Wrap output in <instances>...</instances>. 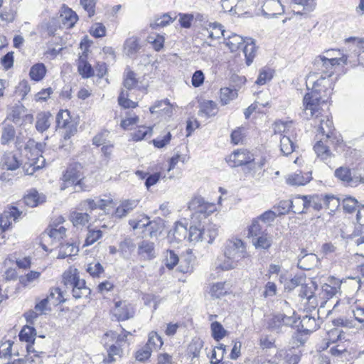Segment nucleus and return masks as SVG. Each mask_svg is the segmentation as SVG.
Segmentation results:
<instances>
[{
  "label": "nucleus",
  "mask_w": 364,
  "mask_h": 364,
  "mask_svg": "<svg viewBox=\"0 0 364 364\" xmlns=\"http://www.w3.org/2000/svg\"><path fill=\"white\" fill-rule=\"evenodd\" d=\"M332 75H321L316 81L311 80L312 75H309L306 80V87L312 83L311 92H307L303 99V111L300 114L304 119H309L314 114L318 116L321 113V106L325 104L331 95L333 83L331 79Z\"/></svg>",
  "instance_id": "1"
},
{
  "label": "nucleus",
  "mask_w": 364,
  "mask_h": 364,
  "mask_svg": "<svg viewBox=\"0 0 364 364\" xmlns=\"http://www.w3.org/2000/svg\"><path fill=\"white\" fill-rule=\"evenodd\" d=\"M224 255L228 260L220 265L221 269L228 270L235 268L238 261L247 255L245 243L237 238L228 240L225 245Z\"/></svg>",
  "instance_id": "2"
},
{
  "label": "nucleus",
  "mask_w": 364,
  "mask_h": 364,
  "mask_svg": "<svg viewBox=\"0 0 364 364\" xmlns=\"http://www.w3.org/2000/svg\"><path fill=\"white\" fill-rule=\"evenodd\" d=\"M226 161L232 168L243 166L245 174L256 173V162L254 154L247 149H241L234 151L226 158Z\"/></svg>",
  "instance_id": "3"
},
{
  "label": "nucleus",
  "mask_w": 364,
  "mask_h": 364,
  "mask_svg": "<svg viewBox=\"0 0 364 364\" xmlns=\"http://www.w3.org/2000/svg\"><path fill=\"white\" fill-rule=\"evenodd\" d=\"M248 237L252 238V243L257 250H268L273 243V236L263 228L257 220H253L249 226Z\"/></svg>",
  "instance_id": "4"
},
{
  "label": "nucleus",
  "mask_w": 364,
  "mask_h": 364,
  "mask_svg": "<svg viewBox=\"0 0 364 364\" xmlns=\"http://www.w3.org/2000/svg\"><path fill=\"white\" fill-rule=\"evenodd\" d=\"M334 50H328L325 53L327 54V57L324 55L317 56L314 61V65L315 68L320 70L322 73L326 75H333V67L336 65H340L341 63L343 64L347 63V56L343 55L342 57L337 58L333 57L332 53H334Z\"/></svg>",
  "instance_id": "5"
},
{
  "label": "nucleus",
  "mask_w": 364,
  "mask_h": 364,
  "mask_svg": "<svg viewBox=\"0 0 364 364\" xmlns=\"http://www.w3.org/2000/svg\"><path fill=\"white\" fill-rule=\"evenodd\" d=\"M57 128L64 129L63 139L69 140L77 131V124L71 120L68 110H60L55 118Z\"/></svg>",
  "instance_id": "6"
},
{
  "label": "nucleus",
  "mask_w": 364,
  "mask_h": 364,
  "mask_svg": "<svg viewBox=\"0 0 364 364\" xmlns=\"http://www.w3.org/2000/svg\"><path fill=\"white\" fill-rule=\"evenodd\" d=\"M188 208L199 218H205L215 210V204L205 202L201 196L194 197L189 202Z\"/></svg>",
  "instance_id": "7"
},
{
  "label": "nucleus",
  "mask_w": 364,
  "mask_h": 364,
  "mask_svg": "<svg viewBox=\"0 0 364 364\" xmlns=\"http://www.w3.org/2000/svg\"><path fill=\"white\" fill-rule=\"evenodd\" d=\"M334 176L345 185L355 187L360 183H364V177L361 174L352 173L347 166H341L335 170Z\"/></svg>",
  "instance_id": "8"
},
{
  "label": "nucleus",
  "mask_w": 364,
  "mask_h": 364,
  "mask_svg": "<svg viewBox=\"0 0 364 364\" xmlns=\"http://www.w3.org/2000/svg\"><path fill=\"white\" fill-rule=\"evenodd\" d=\"M307 196V208L308 209L311 207L315 210H320L325 205L328 208H330L331 203H333V206L337 207L339 205V199L334 197L333 196H323L321 195H312Z\"/></svg>",
  "instance_id": "9"
},
{
  "label": "nucleus",
  "mask_w": 364,
  "mask_h": 364,
  "mask_svg": "<svg viewBox=\"0 0 364 364\" xmlns=\"http://www.w3.org/2000/svg\"><path fill=\"white\" fill-rule=\"evenodd\" d=\"M63 179L67 183L79 186L81 191H85L82 187L83 171L81 164H70L63 174Z\"/></svg>",
  "instance_id": "10"
},
{
  "label": "nucleus",
  "mask_w": 364,
  "mask_h": 364,
  "mask_svg": "<svg viewBox=\"0 0 364 364\" xmlns=\"http://www.w3.org/2000/svg\"><path fill=\"white\" fill-rule=\"evenodd\" d=\"M296 323L293 316H288L284 314L273 315L267 321V328L273 332L280 333L285 327L291 326Z\"/></svg>",
  "instance_id": "11"
},
{
  "label": "nucleus",
  "mask_w": 364,
  "mask_h": 364,
  "mask_svg": "<svg viewBox=\"0 0 364 364\" xmlns=\"http://www.w3.org/2000/svg\"><path fill=\"white\" fill-rule=\"evenodd\" d=\"M322 109L321 108V113L318 116L314 114V116L310 117L309 118L314 117L316 119V124H318V132L319 134H321L323 136H325L326 141L327 143L328 140H330L333 134V121L328 118L327 115H323L322 114ZM308 120V119H306Z\"/></svg>",
  "instance_id": "12"
},
{
  "label": "nucleus",
  "mask_w": 364,
  "mask_h": 364,
  "mask_svg": "<svg viewBox=\"0 0 364 364\" xmlns=\"http://www.w3.org/2000/svg\"><path fill=\"white\" fill-rule=\"evenodd\" d=\"M134 306L126 301H116L112 311L113 316L118 321H126L134 317Z\"/></svg>",
  "instance_id": "13"
},
{
  "label": "nucleus",
  "mask_w": 364,
  "mask_h": 364,
  "mask_svg": "<svg viewBox=\"0 0 364 364\" xmlns=\"http://www.w3.org/2000/svg\"><path fill=\"white\" fill-rule=\"evenodd\" d=\"M342 281L334 277H328L326 282L321 287L323 297L330 299L338 294H341V287Z\"/></svg>",
  "instance_id": "14"
},
{
  "label": "nucleus",
  "mask_w": 364,
  "mask_h": 364,
  "mask_svg": "<svg viewBox=\"0 0 364 364\" xmlns=\"http://www.w3.org/2000/svg\"><path fill=\"white\" fill-rule=\"evenodd\" d=\"M191 257V255L188 256ZM165 265L169 269H172L178 262H180V271L182 272H188L191 269V267L190 266V262L191 259L190 258H186L185 262H186V265L183 267V258H181V260L178 258V256L174 252L173 250L167 251L166 258H165Z\"/></svg>",
  "instance_id": "15"
},
{
  "label": "nucleus",
  "mask_w": 364,
  "mask_h": 364,
  "mask_svg": "<svg viewBox=\"0 0 364 364\" xmlns=\"http://www.w3.org/2000/svg\"><path fill=\"white\" fill-rule=\"evenodd\" d=\"M318 258L314 253H307L305 249H302L298 256L297 267L303 270H310L317 265Z\"/></svg>",
  "instance_id": "16"
},
{
  "label": "nucleus",
  "mask_w": 364,
  "mask_h": 364,
  "mask_svg": "<svg viewBox=\"0 0 364 364\" xmlns=\"http://www.w3.org/2000/svg\"><path fill=\"white\" fill-rule=\"evenodd\" d=\"M138 255L144 260H151L156 257L154 243L142 240L138 244Z\"/></svg>",
  "instance_id": "17"
},
{
  "label": "nucleus",
  "mask_w": 364,
  "mask_h": 364,
  "mask_svg": "<svg viewBox=\"0 0 364 364\" xmlns=\"http://www.w3.org/2000/svg\"><path fill=\"white\" fill-rule=\"evenodd\" d=\"M284 12L283 6L279 0H267L263 5V15L275 17Z\"/></svg>",
  "instance_id": "18"
},
{
  "label": "nucleus",
  "mask_w": 364,
  "mask_h": 364,
  "mask_svg": "<svg viewBox=\"0 0 364 364\" xmlns=\"http://www.w3.org/2000/svg\"><path fill=\"white\" fill-rule=\"evenodd\" d=\"M138 200H124L114 210V216L118 218L126 217L131 213L139 204Z\"/></svg>",
  "instance_id": "19"
},
{
  "label": "nucleus",
  "mask_w": 364,
  "mask_h": 364,
  "mask_svg": "<svg viewBox=\"0 0 364 364\" xmlns=\"http://www.w3.org/2000/svg\"><path fill=\"white\" fill-rule=\"evenodd\" d=\"M311 178V173L310 172L303 173L301 171H296L289 175L286 181L289 185L299 186L306 185Z\"/></svg>",
  "instance_id": "20"
},
{
  "label": "nucleus",
  "mask_w": 364,
  "mask_h": 364,
  "mask_svg": "<svg viewBox=\"0 0 364 364\" xmlns=\"http://www.w3.org/2000/svg\"><path fill=\"white\" fill-rule=\"evenodd\" d=\"M316 288L317 286L314 282H311L309 284H304L300 288L299 296L301 299H306L309 304L316 305L314 291Z\"/></svg>",
  "instance_id": "21"
},
{
  "label": "nucleus",
  "mask_w": 364,
  "mask_h": 364,
  "mask_svg": "<svg viewBox=\"0 0 364 364\" xmlns=\"http://www.w3.org/2000/svg\"><path fill=\"white\" fill-rule=\"evenodd\" d=\"M46 201V196L39 193L36 189H31L23 197L24 203L29 207L34 208Z\"/></svg>",
  "instance_id": "22"
},
{
  "label": "nucleus",
  "mask_w": 364,
  "mask_h": 364,
  "mask_svg": "<svg viewBox=\"0 0 364 364\" xmlns=\"http://www.w3.org/2000/svg\"><path fill=\"white\" fill-rule=\"evenodd\" d=\"M53 116L49 112H42L37 114L36 129L38 132L43 133L50 126Z\"/></svg>",
  "instance_id": "23"
},
{
  "label": "nucleus",
  "mask_w": 364,
  "mask_h": 364,
  "mask_svg": "<svg viewBox=\"0 0 364 364\" xmlns=\"http://www.w3.org/2000/svg\"><path fill=\"white\" fill-rule=\"evenodd\" d=\"M40 156L42 159L41 164H38L40 161L39 157L33 158L32 159L28 158L29 161L25 162L23 164L22 168L25 175L32 176L36 171L39 170L44 166L46 160L43 156L41 155Z\"/></svg>",
  "instance_id": "24"
},
{
  "label": "nucleus",
  "mask_w": 364,
  "mask_h": 364,
  "mask_svg": "<svg viewBox=\"0 0 364 364\" xmlns=\"http://www.w3.org/2000/svg\"><path fill=\"white\" fill-rule=\"evenodd\" d=\"M140 48L139 39L136 36L127 38L124 43V52L129 58H134Z\"/></svg>",
  "instance_id": "25"
},
{
  "label": "nucleus",
  "mask_w": 364,
  "mask_h": 364,
  "mask_svg": "<svg viewBox=\"0 0 364 364\" xmlns=\"http://www.w3.org/2000/svg\"><path fill=\"white\" fill-rule=\"evenodd\" d=\"M301 328L306 335L312 333L318 329L319 323L316 320L315 317L311 316H304L300 321Z\"/></svg>",
  "instance_id": "26"
},
{
  "label": "nucleus",
  "mask_w": 364,
  "mask_h": 364,
  "mask_svg": "<svg viewBox=\"0 0 364 364\" xmlns=\"http://www.w3.org/2000/svg\"><path fill=\"white\" fill-rule=\"evenodd\" d=\"M291 211L295 214L306 213L308 210L307 208V196H297L292 200Z\"/></svg>",
  "instance_id": "27"
},
{
  "label": "nucleus",
  "mask_w": 364,
  "mask_h": 364,
  "mask_svg": "<svg viewBox=\"0 0 364 364\" xmlns=\"http://www.w3.org/2000/svg\"><path fill=\"white\" fill-rule=\"evenodd\" d=\"M176 18L177 15L176 14H174L173 16H172L171 13L164 14L162 16L156 18L154 22H151L150 27L152 29L165 27L173 22Z\"/></svg>",
  "instance_id": "28"
},
{
  "label": "nucleus",
  "mask_w": 364,
  "mask_h": 364,
  "mask_svg": "<svg viewBox=\"0 0 364 364\" xmlns=\"http://www.w3.org/2000/svg\"><path fill=\"white\" fill-rule=\"evenodd\" d=\"M225 39L227 46L232 52L237 51L242 48L246 41V40L239 35L235 33L229 35L228 33L226 34V38Z\"/></svg>",
  "instance_id": "29"
},
{
  "label": "nucleus",
  "mask_w": 364,
  "mask_h": 364,
  "mask_svg": "<svg viewBox=\"0 0 364 364\" xmlns=\"http://www.w3.org/2000/svg\"><path fill=\"white\" fill-rule=\"evenodd\" d=\"M65 232H66V229L63 227V226H60V228H57L56 227L55 228H53V227H50L48 228H47L45 232L42 234L43 235V239L44 240H46V238L48 239H53L55 240H60L61 239L63 238V237L65 235Z\"/></svg>",
  "instance_id": "30"
},
{
  "label": "nucleus",
  "mask_w": 364,
  "mask_h": 364,
  "mask_svg": "<svg viewBox=\"0 0 364 364\" xmlns=\"http://www.w3.org/2000/svg\"><path fill=\"white\" fill-rule=\"evenodd\" d=\"M217 113V105L212 100H205L200 104L198 115L210 117L215 116Z\"/></svg>",
  "instance_id": "31"
},
{
  "label": "nucleus",
  "mask_w": 364,
  "mask_h": 364,
  "mask_svg": "<svg viewBox=\"0 0 364 364\" xmlns=\"http://www.w3.org/2000/svg\"><path fill=\"white\" fill-rule=\"evenodd\" d=\"M242 50L245 56L246 64L250 65L256 55V46L252 38H247L242 46Z\"/></svg>",
  "instance_id": "32"
},
{
  "label": "nucleus",
  "mask_w": 364,
  "mask_h": 364,
  "mask_svg": "<svg viewBox=\"0 0 364 364\" xmlns=\"http://www.w3.org/2000/svg\"><path fill=\"white\" fill-rule=\"evenodd\" d=\"M149 110L151 114L161 112L168 116H170L172 113V107L169 100L167 99L156 102L154 105L149 108Z\"/></svg>",
  "instance_id": "33"
},
{
  "label": "nucleus",
  "mask_w": 364,
  "mask_h": 364,
  "mask_svg": "<svg viewBox=\"0 0 364 364\" xmlns=\"http://www.w3.org/2000/svg\"><path fill=\"white\" fill-rule=\"evenodd\" d=\"M169 237L172 235L177 242H180L187 238L188 229L181 223H176L174 228L168 233Z\"/></svg>",
  "instance_id": "34"
},
{
  "label": "nucleus",
  "mask_w": 364,
  "mask_h": 364,
  "mask_svg": "<svg viewBox=\"0 0 364 364\" xmlns=\"http://www.w3.org/2000/svg\"><path fill=\"white\" fill-rule=\"evenodd\" d=\"M323 139H321L314 146V149L317 154V156L321 158L322 161L327 163V160L331 157V152L326 144H323Z\"/></svg>",
  "instance_id": "35"
},
{
  "label": "nucleus",
  "mask_w": 364,
  "mask_h": 364,
  "mask_svg": "<svg viewBox=\"0 0 364 364\" xmlns=\"http://www.w3.org/2000/svg\"><path fill=\"white\" fill-rule=\"evenodd\" d=\"M187 238L189 242H197L206 240V237L203 236V228L198 226L191 225L188 230Z\"/></svg>",
  "instance_id": "36"
},
{
  "label": "nucleus",
  "mask_w": 364,
  "mask_h": 364,
  "mask_svg": "<svg viewBox=\"0 0 364 364\" xmlns=\"http://www.w3.org/2000/svg\"><path fill=\"white\" fill-rule=\"evenodd\" d=\"M46 74V68L43 63H36L33 65L29 72V76L31 80L38 82L41 80Z\"/></svg>",
  "instance_id": "37"
},
{
  "label": "nucleus",
  "mask_w": 364,
  "mask_h": 364,
  "mask_svg": "<svg viewBox=\"0 0 364 364\" xmlns=\"http://www.w3.org/2000/svg\"><path fill=\"white\" fill-rule=\"evenodd\" d=\"M77 70L83 78H89L94 75V70L92 65L87 63L85 57H80Z\"/></svg>",
  "instance_id": "38"
},
{
  "label": "nucleus",
  "mask_w": 364,
  "mask_h": 364,
  "mask_svg": "<svg viewBox=\"0 0 364 364\" xmlns=\"http://www.w3.org/2000/svg\"><path fill=\"white\" fill-rule=\"evenodd\" d=\"M77 252L78 248L73 243L61 244L57 258L65 259L76 255Z\"/></svg>",
  "instance_id": "39"
},
{
  "label": "nucleus",
  "mask_w": 364,
  "mask_h": 364,
  "mask_svg": "<svg viewBox=\"0 0 364 364\" xmlns=\"http://www.w3.org/2000/svg\"><path fill=\"white\" fill-rule=\"evenodd\" d=\"M16 130L11 124H6L2 128V133L1 136V144L2 145L9 144L11 142L15 137Z\"/></svg>",
  "instance_id": "40"
},
{
  "label": "nucleus",
  "mask_w": 364,
  "mask_h": 364,
  "mask_svg": "<svg viewBox=\"0 0 364 364\" xmlns=\"http://www.w3.org/2000/svg\"><path fill=\"white\" fill-rule=\"evenodd\" d=\"M209 28L211 29L208 31V37L212 39L220 38L222 36L224 38H226V34L229 33L223 28L220 23L214 22L209 24Z\"/></svg>",
  "instance_id": "41"
},
{
  "label": "nucleus",
  "mask_w": 364,
  "mask_h": 364,
  "mask_svg": "<svg viewBox=\"0 0 364 364\" xmlns=\"http://www.w3.org/2000/svg\"><path fill=\"white\" fill-rule=\"evenodd\" d=\"M46 298L53 306H58L65 301V299L63 296V291L58 287L51 289Z\"/></svg>",
  "instance_id": "42"
},
{
  "label": "nucleus",
  "mask_w": 364,
  "mask_h": 364,
  "mask_svg": "<svg viewBox=\"0 0 364 364\" xmlns=\"http://www.w3.org/2000/svg\"><path fill=\"white\" fill-rule=\"evenodd\" d=\"M21 164L16 155L9 154L3 158V167L8 171H15L20 167Z\"/></svg>",
  "instance_id": "43"
},
{
  "label": "nucleus",
  "mask_w": 364,
  "mask_h": 364,
  "mask_svg": "<svg viewBox=\"0 0 364 364\" xmlns=\"http://www.w3.org/2000/svg\"><path fill=\"white\" fill-rule=\"evenodd\" d=\"M212 337L216 341H220L226 335L228 331L223 328V325L218 321H214L210 325Z\"/></svg>",
  "instance_id": "44"
},
{
  "label": "nucleus",
  "mask_w": 364,
  "mask_h": 364,
  "mask_svg": "<svg viewBox=\"0 0 364 364\" xmlns=\"http://www.w3.org/2000/svg\"><path fill=\"white\" fill-rule=\"evenodd\" d=\"M137 83L138 80L136 77V73L131 70L129 68H127L124 75V87L127 90H132L136 85Z\"/></svg>",
  "instance_id": "45"
},
{
  "label": "nucleus",
  "mask_w": 364,
  "mask_h": 364,
  "mask_svg": "<svg viewBox=\"0 0 364 364\" xmlns=\"http://www.w3.org/2000/svg\"><path fill=\"white\" fill-rule=\"evenodd\" d=\"M280 138V150L281 152L284 156H288L291 154L295 149V145L294 142L290 139V138L285 135L281 134Z\"/></svg>",
  "instance_id": "46"
},
{
  "label": "nucleus",
  "mask_w": 364,
  "mask_h": 364,
  "mask_svg": "<svg viewBox=\"0 0 364 364\" xmlns=\"http://www.w3.org/2000/svg\"><path fill=\"white\" fill-rule=\"evenodd\" d=\"M36 331L33 327L26 326L19 333V339L21 341L34 343Z\"/></svg>",
  "instance_id": "47"
},
{
  "label": "nucleus",
  "mask_w": 364,
  "mask_h": 364,
  "mask_svg": "<svg viewBox=\"0 0 364 364\" xmlns=\"http://www.w3.org/2000/svg\"><path fill=\"white\" fill-rule=\"evenodd\" d=\"M90 215L88 213L73 212L70 214V220L74 226L85 225L90 220Z\"/></svg>",
  "instance_id": "48"
},
{
  "label": "nucleus",
  "mask_w": 364,
  "mask_h": 364,
  "mask_svg": "<svg viewBox=\"0 0 364 364\" xmlns=\"http://www.w3.org/2000/svg\"><path fill=\"white\" fill-rule=\"evenodd\" d=\"M342 205L344 211L348 213H353L357 208L358 209L361 205L358 204V201L352 196H346L342 199Z\"/></svg>",
  "instance_id": "49"
},
{
  "label": "nucleus",
  "mask_w": 364,
  "mask_h": 364,
  "mask_svg": "<svg viewBox=\"0 0 364 364\" xmlns=\"http://www.w3.org/2000/svg\"><path fill=\"white\" fill-rule=\"evenodd\" d=\"M237 92L236 90L229 87H223L220 89V99L223 105H228L231 100L236 98Z\"/></svg>",
  "instance_id": "50"
},
{
  "label": "nucleus",
  "mask_w": 364,
  "mask_h": 364,
  "mask_svg": "<svg viewBox=\"0 0 364 364\" xmlns=\"http://www.w3.org/2000/svg\"><path fill=\"white\" fill-rule=\"evenodd\" d=\"M149 348L153 349H159L160 348L164 342L162 341L161 337L157 333L156 331H151L148 336V341L146 343Z\"/></svg>",
  "instance_id": "51"
},
{
  "label": "nucleus",
  "mask_w": 364,
  "mask_h": 364,
  "mask_svg": "<svg viewBox=\"0 0 364 364\" xmlns=\"http://www.w3.org/2000/svg\"><path fill=\"white\" fill-rule=\"evenodd\" d=\"M26 112V107L20 102L16 104L11 108L10 117L12 121L17 124L19 122L21 118Z\"/></svg>",
  "instance_id": "52"
},
{
  "label": "nucleus",
  "mask_w": 364,
  "mask_h": 364,
  "mask_svg": "<svg viewBox=\"0 0 364 364\" xmlns=\"http://www.w3.org/2000/svg\"><path fill=\"white\" fill-rule=\"evenodd\" d=\"M203 346V342L200 338H194L188 347V352L192 355L193 358L199 356L200 350Z\"/></svg>",
  "instance_id": "53"
},
{
  "label": "nucleus",
  "mask_w": 364,
  "mask_h": 364,
  "mask_svg": "<svg viewBox=\"0 0 364 364\" xmlns=\"http://www.w3.org/2000/svg\"><path fill=\"white\" fill-rule=\"evenodd\" d=\"M114 202L112 198L97 200V208L104 211L105 214H114Z\"/></svg>",
  "instance_id": "54"
},
{
  "label": "nucleus",
  "mask_w": 364,
  "mask_h": 364,
  "mask_svg": "<svg viewBox=\"0 0 364 364\" xmlns=\"http://www.w3.org/2000/svg\"><path fill=\"white\" fill-rule=\"evenodd\" d=\"M305 332H303L302 330H298L294 332L292 335L291 344L293 348H299L301 346H303L306 342Z\"/></svg>",
  "instance_id": "55"
},
{
  "label": "nucleus",
  "mask_w": 364,
  "mask_h": 364,
  "mask_svg": "<svg viewBox=\"0 0 364 364\" xmlns=\"http://www.w3.org/2000/svg\"><path fill=\"white\" fill-rule=\"evenodd\" d=\"M128 92L122 90L119 97L118 102L120 106L124 108H134L137 106V103L128 99Z\"/></svg>",
  "instance_id": "56"
},
{
  "label": "nucleus",
  "mask_w": 364,
  "mask_h": 364,
  "mask_svg": "<svg viewBox=\"0 0 364 364\" xmlns=\"http://www.w3.org/2000/svg\"><path fill=\"white\" fill-rule=\"evenodd\" d=\"M164 37L159 34H153L148 37V42L153 46L156 51H159L164 47Z\"/></svg>",
  "instance_id": "57"
},
{
  "label": "nucleus",
  "mask_w": 364,
  "mask_h": 364,
  "mask_svg": "<svg viewBox=\"0 0 364 364\" xmlns=\"http://www.w3.org/2000/svg\"><path fill=\"white\" fill-rule=\"evenodd\" d=\"M151 348H149L146 344L136 352L135 358L138 361L144 362L148 360L151 355Z\"/></svg>",
  "instance_id": "58"
},
{
  "label": "nucleus",
  "mask_w": 364,
  "mask_h": 364,
  "mask_svg": "<svg viewBox=\"0 0 364 364\" xmlns=\"http://www.w3.org/2000/svg\"><path fill=\"white\" fill-rule=\"evenodd\" d=\"M102 237V232L100 230H90L87 232L85 245H91Z\"/></svg>",
  "instance_id": "59"
},
{
  "label": "nucleus",
  "mask_w": 364,
  "mask_h": 364,
  "mask_svg": "<svg viewBox=\"0 0 364 364\" xmlns=\"http://www.w3.org/2000/svg\"><path fill=\"white\" fill-rule=\"evenodd\" d=\"M227 291L225 289V283L218 282L213 284L210 289V295L214 298H220L226 294Z\"/></svg>",
  "instance_id": "60"
},
{
  "label": "nucleus",
  "mask_w": 364,
  "mask_h": 364,
  "mask_svg": "<svg viewBox=\"0 0 364 364\" xmlns=\"http://www.w3.org/2000/svg\"><path fill=\"white\" fill-rule=\"evenodd\" d=\"M177 16L179 17L178 22L182 28H191L192 22L194 19V16L193 14L179 13Z\"/></svg>",
  "instance_id": "61"
},
{
  "label": "nucleus",
  "mask_w": 364,
  "mask_h": 364,
  "mask_svg": "<svg viewBox=\"0 0 364 364\" xmlns=\"http://www.w3.org/2000/svg\"><path fill=\"white\" fill-rule=\"evenodd\" d=\"M218 235V228L215 225H209L206 228H203V236L206 237L205 241L212 243Z\"/></svg>",
  "instance_id": "62"
},
{
  "label": "nucleus",
  "mask_w": 364,
  "mask_h": 364,
  "mask_svg": "<svg viewBox=\"0 0 364 364\" xmlns=\"http://www.w3.org/2000/svg\"><path fill=\"white\" fill-rule=\"evenodd\" d=\"M292 203L290 200H282L280 201L277 207H274L277 209V215H285L290 211H291Z\"/></svg>",
  "instance_id": "63"
},
{
  "label": "nucleus",
  "mask_w": 364,
  "mask_h": 364,
  "mask_svg": "<svg viewBox=\"0 0 364 364\" xmlns=\"http://www.w3.org/2000/svg\"><path fill=\"white\" fill-rule=\"evenodd\" d=\"M86 271L92 277H98L104 272V268L100 262L90 263L87 265Z\"/></svg>",
  "instance_id": "64"
}]
</instances>
